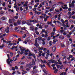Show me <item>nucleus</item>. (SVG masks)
<instances>
[{
  "label": "nucleus",
  "instance_id": "1",
  "mask_svg": "<svg viewBox=\"0 0 75 75\" xmlns=\"http://www.w3.org/2000/svg\"><path fill=\"white\" fill-rule=\"evenodd\" d=\"M33 67V66L32 64H31V63H30V64H26V68H29L30 69Z\"/></svg>",
  "mask_w": 75,
  "mask_h": 75
},
{
  "label": "nucleus",
  "instance_id": "2",
  "mask_svg": "<svg viewBox=\"0 0 75 75\" xmlns=\"http://www.w3.org/2000/svg\"><path fill=\"white\" fill-rule=\"evenodd\" d=\"M19 48H20L21 51H22L23 52H24V51L25 50V49H23V47H21L20 46H19Z\"/></svg>",
  "mask_w": 75,
  "mask_h": 75
},
{
  "label": "nucleus",
  "instance_id": "3",
  "mask_svg": "<svg viewBox=\"0 0 75 75\" xmlns=\"http://www.w3.org/2000/svg\"><path fill=\"white\" fill-rule=\"evenodd\" d=\"M55 50H56V47L55 46L53 47L52 48V51L54 52H55Z\"/></svg>",
  "mask_w": 75,
  "mask_h": 75
},
{
  "label": "nucleus",
  "instance_id": "4",
  "mask_svg": "<svg viewBox=\"0 0 75 75\" xmlns=\"http://www.w3.org/2000/svg\"><path fill=\"white\" fill-rule=\"evenodd\" d=\"M32 65H35V61H34V59H32Z\"/></svg>",
  "mask_w": 75,
  "mask_h": 75
},
{
  "label": "nucleus",
  "instance_id": "5",
  "mask_svg": "<svg viewBox=\"0 0 75 75\" xmlns=\"http://www.w3.org/2000/svg\"><path fill=\"white\" fill-rule=\"evenodd\" d=\"M26 24L27 25H28L29 26H30H30L32 25V24H31V23L30 21L27 22Z\"/></svg>",
  "mask_w": 75,
  "mask_h": 75
},
{
  "label": "nucleus",
  "instance_id": "6",
  "mask_svg": "<svg viewBox=\"0 0 75 75\" xmlns=\"http://www.w3.org/2000/svg\"><path fill=\"white\" fill-rule=\"evenodd\" d=\"M61 7L64 10H65V9H66L67 10V9H68L67 7H65L63 6H61Z\"/></svg>",
  "mask_w": 75,
  "mask_h": 75
},
{
  "label": "nucleus",
  "instance_id": "7",
  "mask_svg": "<svg viewBox=\"0 0 75 75\" xmlns=\"http://www.w3.org/2000/svg\"><path fill=\"white\" fill-rule=\"evenodd\" d=\"M4 73L5 75H8L9 72H8V71H4Z\"/></svg>",
  "mask_w": 75,
  "mask_h": 75
},
{
  "label": "nucleus",
  "instance_id": "8",
  "mask_svg": "<svg viewBox=\"0 0 75 75\" xmlns=\"http://www.w3.org/2000/svg\"><path fill=\"white\" fill-rule=\"evenodd\" d=\"M38 38V41H41L42 39V38L40 36Z\"/></svg>",
  "mask_w": 75,
  "mask_h": 75
},
{
  "label": "nucleus",
  "instance_id": "9",
  "mask_svg": "<svg viewBox=\"0 0 75 75\" xmlns=\"http://www.w3.org/2000/svg\"><path fill=\"white\" fill-rule=\"evenodd\" d=\"M54 34H55V33H54L53 31L52 32L51 37H52L54 35Z\"/></svg>",
  "mask_w": 75,
  "mask_h": 75
},
{
  "label": "nucleus",
  "instance_id": "10",
  "mask_svg": "<svg viewBox=\"0 0 75 75\" xmlns=\"http://www.w3.org/2000/svg\"><path fill=\"white\" fill-rule=\"evenodd\" d=\"M34 52L35 53H37V48L35 47H34Z\"/></svg>",
  "mask_w": 75,
  "mask_h": 75
},
{
  "label": "nucleus",
  "instance_id": "11",
  "mask_svg": "<svg viewBox=\"0 0 75 75\" xmlns=\"http://www.w3.org/2000/svg\"><path fill=\"white\" fill-rule=\"evenodd\" d=\"M6 19V17L4 16H3L2 17L1 20H2V21H4V20H5Z\"/></svg>",
  "mask_w": 75,
  "mask_h": 75
},
{
  "label": "nucleus",
  "instance_id": "12",
  "mask_svg": "<svg viewBox=\"0 0 75 75\" xmlns=\"http://www.w3.org/2000/svg\"><path fill=\"white\" fill-rule=\"evenodd\" d=\"M38 40V38H36V40L35 41V43L36 44H37V43H38V41H37Z\"/></svg>",
  "mask_w": 75,
  "mask_h": 75
},
{
  "label": "nucleus",
  "instance_id": "13",
  "mask_svg": "<svg viewBox=\"0 0 75 75\" xmlns=\"http://www.w3.org/2000/svg\"><path fill=\"white\" fill-rule=\"evenodd\" d=\"M30 29H31V30H34V28L33 27V26H32V25L30 26Z\"/></svg>",
  "mask_w": 75,
  "mask_h": 75
},
{
  "label": "nucleus",
  "instance_id": "14",
  "mask_svg": "<svg viewBox=\"0 0 75 75\" xmlns=\"http://www.w3.org/2000/svg\"><path fill=\"white\" fill-rule=\"evenodd\" d=\"M17 23H18V24H20L21 23V21L20 20H18L17 22Z\"/></svg>",
  "mask_w": 75,
  "mask_h": 75
},
{
  "label": "nucleus",
  "instance_id": "15",
  "mask_svg": "<svg viewBox=\"0 0 75 75\" xmlns=\"http://www.w3.org/2000/svg\"><path fill=\"white\" fill-rule=\"evenodd\" d=\"M26 73H27V71H24L22 73V75H24V74H26Z\"/></svg>",
  "mask_w": 75,
  "mask_h": 75
},
{
  "label": "nucleus",
  "instance_id": "16",
  "mask_svg": "<svg viewBox=\"0 0 75 75\" xmlns=\"http://www.w3.org/2000/svg\"><path fill=\"white\" fill-rule=\"evenodd\" d=\"M61 46L62 47H65V45L64 43H62L61 44Z\"/></svg>",
  "mask_w": 75,
  "mask_h": 75
},
{
  "label": "nucleus",
  "instance_id": "17",
  "mask_svg": "<svg viewBox=\"0 0 75 75\" xmlns=\"http://www.w3.org/2000/svg\"><path fill=\"white\" fill-rule=\"evenodd\" d=\"M43 72H44V73H45V74H47V72H48V71H47V70L44 69L43 70Z\"/></svg>",
  "mask_w": 75,
  "mask_h": 75
},
{
  "label": "nucleus",
  "instance_id": "18",
  "mask_svg": "<svg viewBox=\"0 0 75 75\" xmlns=\"http://www.w3.org/2000/svg\"><path fill=\"white\" fill-rule=\"evenodd\" d=\"M38 49L39 51L40 50H43V47H39L38 48Z\"/></svg>",
  "mask_w": 75,
  "mask_h": 75
},
{
  "label": "nucleus",
  "instance_id": "19",
  "mask_svg": "<svg viewBox=\"0 0 75 75\" xmlns=\"http://www.w3.org/2000/svg\"><path fill=\"white\" fill-rule=\"evenodd\" d=\"M13 1H15V4H14V6H16V4H17V2L16 1V0H12Z\"/></svg>",
  "mask_w": 75,
  "mask_h": 75
},
{
  "label": "nucleus",
  "instance_id": "20",
  "mask_svg": "<svg viewBox=\"0 0 75 75\" xmlns=\"http://www.w3.org/2000/svg\"><path fill=\"white\" fill-rule=\"evenodd\" d=\"M49 44H50V46H51V45H52V42L51 41H50L49 42Z\"/></svg>",
  "mask_w": 75,
  "mask_h": 75
},
{
  "label": "nucleus",
  "instance_id": "21",
  "mask_svg": "<svg viewBox=\"0 0 75 75\" xmlns=\"http://www.w3.org/2000/svg\"><path fill=\"white\" fill-rule=\"evenodd\" d=\"M28 56H32V54H31V52H30V51L29 52Z\"/></svg>",
  "mask_w": 75,
  "mask_h": 75
},
{
  "label": "nucleus",
  "instance_id": "22",
  "mask_svg": "<svg viewBox=\"0 0 75 75\" xmlns=\"http://www.w3.org/2000/svg\"><path fill=\"white\" fill-rule=\"evenodd\" d=\"M58 70L56 69V70H55L54 71V73H55V74H57V72H58Z\"/></svg>",
  "mask_w": 75,
  "mask_h": 75
},
{
  "label": "nucleus",
  "instance_id": "23",
  "mask_svg": "<svg viewBox=\"0 0 75 75\" xmlns=\"http://www.w3.org/2000/svg\"><path fill=\"white\" fill-rule=\"evenodd\" d=\"M5 31L6 33H8L9 32V30H7V29H6L5 30Z\"/></svg>",
  "mask_w": 75,
  "mask_h": 75
},
{
  "label": "nucleus",
  "instance_id": "24",
  "mask_svg": "<svg viewBox=\"0 0 75 75\" xmlns=\"http://www.w3.org/2000/svg\"><path fill=\"white\" fill-rule=\"evenodd\" d=\"M48 63L47 62H46V60H43V64H47Z\"/></svg>",
  "mask_w": 75,
  "mask_h": 75
},
{
  "label": "nucleus",
  "instance_id": "25",
  "mask_svg": "<svg viewBox=\"0 0 75 75\" xmlns=\"http://www.w3.org/2000/svg\"><path fill=\"white\" fill-rule=\"evenodd\" d=\"M35 32L37 35H39V32H38V31H35Z\"/></svg>",
  "mask_w": 75,
  "mask_h": 75
},
{
  "label": "nucleus",
  "instance_id": "26",
  "mask_svg": "<svg viewBox=\"0 0 75 75\" xmlns=\"http://www.w3.org/2000/svg\"><path fill=\"white\" fill-rule=\"evenodd\" d=\"M24 53H25V52H22V51H21V52H20V54H21V55H22V54H24Z\"/></svg>",
  "mask_w": 75,
  "mask_h": 75
},
{
  "label": "nucleus",
  "instance_id": "27",
  "mask_svg": "<svg viewBox=\"0 0 75 75\" xmlns=\"http://www.w3.org/2000/svg\"><path fill=\"white\" fill-rule=\"evenodd\" d=\"M64 67V65H61L60 67V69H62V68Z\"/></svg>",
  "mask_w": 75,
  "mask_h": 75
},
{
  "label": "nucleus",
  "instance_id": "28",
  "mask_svg": "<svg viewBox=\"0 0 75 75\" xmlns=\"http://www.w3.org/2000/svg\"><path fill=\"white\" fill-rule=\"evenodd\" d=\"M50 40H51V38H50V37H48L47 38V41H50Z\"/></svg>",
  "mask_w": 75,
  "mask_h": 75
},
{
  "label": "nucleus",
  "instance_id": "29",
  "mask_svg": "<svg viewBox=\"0 0 75 75\" xmlns=\"http://www.w3.org/2000/svg\"><path fill=\"white\" fill-rule=\"evenodd\" d=\"M15 58H16V57H13V60L14 61H16L17 59V58H16V59H15V60H14V59H15Z\"/></svg>",
  "mask_w": 75,
  "mask_h": 75
},
{
  "label": "nucleus",
  "instance_id": "30",
  "mask_svg": "<svg viewBox=\"0 0 75 75\" xmlns=\"http://www.w3.org/2000/svg\"><path fill=\"white\" fill-rule=\"evenodd\" d=\"M13 45V43H9L8 45Z\"/></svg>",
  "mask_w": 75,
  "mask_h": 75
},
{
  "label": "nucleus",
  "instance_id": "31",
  "mask_svg": "<svg viewBox=\"0 0 75 75\" xmlns=\"http://www.w3.org/2000/svg\"><path fill=\"white\" fill-rule=\"evenodd\" d=\"M26 23V21H23L22 22V24H25Z\"/></svg>",
  "mask_w": 75,
  "mask_h": 75
},
{
  "label": "nucleus",
  "instance_id": "32",
  "mask_svg": "<svg viewBox=\"0 0 75 75\" xmlns=\"http://www.w3.org/2000/svg\"><path fill=\"white\" fill-rule=\"evenodd\" d=\"M37 14H38V15H39V14H41V13L40 11H38V12H37Z\"/></svg>",
  "mask_w": 75,
  "mask_h": 75
},
{
  "label": "nucleus",
  "instance_id": "33",
  "mask_svg": "<svg viewBox=\"0 0 75 75\" xmlns=\"http://www.w3.org/2000/svg\"><path fill=\"white\" fill-rule=\"evenodd\" d=\"M8 21L10 23H12V21L10 19Z\"/></svg>",
  "mask_w": 75,
  "mask_h": 75
},
{
  "label": "nucleus",
  "instance_id": "34",
  "mask_svg": "<svg viewBox=\"0 0 75 75\" xmlns=\"http://www.w3.org/2000/svg\"><path fill=\"white\" fill-rule=\"evenodd\" d=\"M30 20V23H34V20Z\"/></svg>",
  "mask_w": 75,
  "mask_h": 75
},
{
  "label": "nucleus",
  "instance_id": "35",
  "mask_svg": "<svg viewBox=\"0 0 75 75\" xmlns=\"http://www.w3.org/2000/svg\"><path fill=\"white\" fill-rule=\"evenodd\" d=\"M4 13V12L3 11H1L0 12V14H3Z\"/></svg>",
  "mask_w": 75,
  "mask_h": 75
},
{
  "label": "nucleus",
  "instance_id": "36",
  "mask_svg": "<svg viewBox=\"0 0 75 75\" xmlns=\"http://www.w3.org/2000/svg\"><path fill=\"white\" fill-rule=\"evenodd\" d=\"M55 11H56V12H59V10H58V9H57V10L56 9H55Z\"/></svg>",
  "mask_w": 75,
  "mask_h": 75
},
{
  "label": "nucleus",
  "instance_id": "37",
  "mask_svg": "<svg viewBox=\"0 0 75 75\" xmlns=\"http://www.w3.org/2000/svg\"><path fill=\"white\" fill-rule=\"evenodd\" d=\"M45 13H46L47 14V13H48V12H49V11L46 10L45 11Z\"/></svg>",
  "mask_w": 75,
  "mask_h": 75
},
{
  "label": "nucleus",
  "instance_id": "38",
  "mask_svg": "<svg viewBox=\"0 0 75 75\" xmlns=\"http://www.w3.org/2000/svg\"><path fill=\"white\" fill-rule=\"evenodd\" d=\"M68 13L69 14H70V16H71V11H69L68 12Z\"/></svg>",
  "mask_w": 75,
  "mask_h": 75
},
{
  "label": "nucleus",
  "instance_id": "39",
  "mask_svg": "<svg viewBox=\"0 0 75 75\" xmlns=\"http://www.w3.org/2000/svg\"><path fill=\"white\" fill-rule=\"evenodd\" d=\"M12 21H13V23H14V21H15V19L14 18H13L12 19Z\"/></svg>",
  "mask_w": 75,
  "mask_h": 75
},
{
  "label": "nucleus",
  "instance_id": "40",
  "mask_svg": "<svg viewBox=\"0 0 75 75\" xmlns=\"http://www.w3.org/2000/svg\"><path fill=\"white\" fill-rule=\"evenodd\" d=\"M75 60V57H73V58H72V59H71V61H72L74 60Z\"/></svg>",
  "mask_w": 75,
  "mask_h": 75
},
{
  "label": "nucleus",
  "instance_id": "41",
  "mask_svg": "<svg viewBox=\"0 0 75 75\" xmlns=\"http://www.w3.org/2000/svg\"><path fill=\"white\" fill-rule=\"evenodd\" d=\"M18 18V17L17 16H15L14 17V18L15 19H17Z\"/></svg>",
  "mask_w": 75,
  "mask_h": 75
},
{
  "label": "nucleus",
  "instance_id": "42",
  "mask_svg": "<svg viewBox=\"0 0 75 75\" xmlns=\"http://www.w3.org/2000/svg\"><path fill=\"white\" fill-rule=\"evenodd\" d=\"M66 36L68 38H70V35L69 34L67 35Z\"/></svg>",
  "mask_w": 75,
  "mask_h": 75
},
{
  "label": "nucleus",
  "instance_id": "43",
  "mask_svg": "<svg viewBox=\"0 0 75 75\" xmlns=\"http://www.w3.org/2000/svg\"><path fill=\"white\" fill-rule=\"evenodd\" d=\"M24 54H25V55L26 56L28 54V53L26 52H25V53Z\"/></svg>",
  "mask_w": 75,
  "mask_h": 75
},
{
  "label": "nucleus",
  "instance_id": "44",
  "mask_svg": "<svg viewBox=\"0 0 75 75\" xmlns=\"http://www.w3.org/2000/svg\"><path fill=\"white\" fill-rule=\"evenodd\" d=\"M13 25L15 26H17V23H14L13 24Z\"/></svg>",
  "mask_w": 75,
  "mask_h": 75
},
{
  "label": "nucleus",
  "instance_id": "45",
  "mask_svg": "<svg viewBox=\"0 0 75 75\" xmlns=\"http://www.w3.org/2000/svg\"><path fill=\"white\" fill-rule=\"evenodd\" d=\"M52 23L51 22H49V21H48L47 22V23L48 25H50V24H51Z\"/></svg>",
  "mask_w": 75,
  "mask_h": 75
},
{
  "label": "nucleus",
  "instance_id": "46",
  "mask_svg": "<svg viewBox=\"0 0 75 75\" xmlns=\"http://www.w3.org/2000/svg\"><path fill=\"white\" fill-rule=\"evenodd\" d=\"M57 68H60V65H57Z\"/></svg>",
  "mask_w": 75,
  "mask_h": 75
},
{
  "label": "nucleus",
  "instance_id": "47",
  "mask_svg": "<svg viewBox=\"0 0 75 75\" xmlns=\"http://www.w3.org/2000/svg\"><path fill=\"white\" fill-rule=\"evenodd\" d=\"M55 64L56 65H57V64H58V62H57V61H55L54 62Z\"/></svg>",
  "mask_w": 75,
  "mask_h": 75
},
{
  "label": "nucleus",
  "instance_id": "48",
  "mask_svg": "<svg viewBox=\"0 0 75 75\" xmlns=\"http://www.w3.org/2000/svg\"><path fill=\"white\" fill-rule=\"evenodd\" d=\"M72 57H73V56H72V55H70L69 56V57H70V58H71Z\"/></svg>",
  "mask_w": 75,
  "mask_h": 75
},
{
  "label": "nucleus",
  "instance_id": "49",
  "mask_svg": "<svg viewBox=\"0 0 75 75\" xmlns=\"http://www.w3.org/2000/svg\"><path fill=\"white\" fill-rule=\"evenodd\" d=\"M49 64H51V63H52V60L51 59L50 60H49Z\"/></svg>",
  "mask_w": 75,
  "mask_h": 75
},
{
  "label": "nucleus",
  "instance_id": "50",
  "mask_svg": "<svg viewBox=\"0 0 75 75\" xmlns=\"http://www.w3.org/2000/svg\"><path fill=\"white\" fill-rule=\"evenodd\" d=\"M21 30H25V28H21Z\"/></svg>",
  "mask_w": 75,
  "mask_h": 75
},
{
  "label": "nucleus",
  "instance_id": "51",
  "mask_svg": "<svg viewBox=\"0 0 75 75\" xmlns=\"http://www.w3.org/2000/svg\"><path fill=\"white\" fill-rule=\"evenodd\" d=\"M50 7H46V10H49V9H50Z\"/></svg>",
  "mask_w": 75,
  "mask_h": 75
},
{
  "label": "nucleus",
  "instance_id": "52",
  "mask_svg": "<svg viewBox=\"0 0 75 75\" xmlns=\"http://www.w3.org/2000/svg\"><path fill=\"white\" fill-rule=\"evenodd\" d=\"M15 68L16 69H18V67H17V66H16L15 67Z\"/></svg>",
  "mask_w": 75,
  "mask_h": 75
},
{
  "label": "nucleus",
  "instance_id": "53",
  "mask_svg": "<svg viewBox=\"0 0 75 75\" xmlns=\"http://www.w3.org/2000/svg\"><path fill=\"white\" fill-rule=\"evenodd\" d=\"M40 18H44V16H40Z\"/></svg>",
  "mask_w": 75,
  "mask_h": 75
},
{
  "label": "nucleus",
  "instance_id": "54",
  "mask_svg": "<svg viewBox=\"0 0 75 75\" xmlns=\"http://www.w3.org/2000/svg\"><path fill=\"white\" fill-rule=\"evenodd\" d=\"M37 68V67L36 66H35L33 67V70H34V69H36Z\"/></svg>",
  "mask_w": 75,
  "mask_h": 75
},
{
  "label": "nucleus",
  "instance_id": "55",
  "mask_svg": "<svg viewBox=\"0 0 75 75\" xmlns=\"http://www.w3.org/2000/svg\"><path fill=\"white\" fill-rule=\"evenodd\" d=\"M45 29H42V31L44 33V32H45Z\"/></svg>",
  "mask_w": 75,
  "mask_h": 75
},
{
  "label": "nucleus",
  "instance_id": "56",
  "mask_svg": "<svg viewBox=\"0 0 75 75\" xmlns=\"http://www.w3.org/2000/svg\"><path fill=\"white\" fill-rule=\"evenodd\" d=\"M26 71H30V69H29L28 68H26Z\"/></svg>",
  "mask_w": 75,
  "mask_h": 75
},
{
  "label": "nucleus",
  "instance_id": "57",
  "mask_svg": "<svg viewBox=\"0 0 75 75\" xmlns=\"http://www.w3.org/2000/svg\"><path fill=\"white\" fill-rule=\"evenodd\" d=\"M13 35L14 37H17V35Z\"/></svg>",
  "mask_w": 75,
  "mask_h": 75
},
{
  "label": "nucleus",
  "instance_id": "58",
  "mask_svg": "<svg viewBox=\"0 0 75 75\" xmlns=\"http://www.w3.org/2000/svg\"><path fill=\"white\" fill-rule=\"evenodd\" d=\"M44 27L45 28H48V25H45L44 26Z\"/></svg>",
  "mask_w": 75,
  "mask_h": 75
},
{
  "label": "nucleus",
  "instance_id": "59",
  "mask_svg": "<svg viewBox=\"0 0 75 75\" xmlns=\"http://www.w3.org/2000/svg\"><path fill=\"white\" fill-rule=\"evenodd\" d=\"M11 41H9L6 42V44H10V43H11Z\"/></svg>",
  "mask_w": 75,
  "mask_h": 75
},
{
  "label": "nucleus",
  "instance_id": "60",
  "mask_svg": "<svg viewBox=\"0 0 75 75\" xmlns=\"http://www.w3.org/2000/svg\"><path fill=\"white\" fill-rule=\"evenodd\" d=\"M57 17H58V15H56L55 16L54 18L55 19H56V18H57Z\"/></svg>",
  "mask_w": 75,
  "mask_h": 75
},
{
  "label": "nucleus",
  "instance_id": "61",
  "mask_svg": "<svg viewBox=\"0 0 75 75\" xmlns=\"http://www.w3.org/2000/svg\"><path fill=\"white\" fill-rule=\"evenodd\" d=\"M19 8L16 7V11H18L19 10Z\"/></svg>",
  "mask_w": 75,
  "mask_h": 75
},
{
  "label": "nucleus",
  "instance_id": "62",
  "mask_svg": "<svg viewBox=\"0 0 75 75\" xmlns=\"http://www.w3.org/2000/svg\"><path fill=\"white\" fill-rule=\"evenodd\" d=\"M59 3H60V4H64V3L62 1L59 2Z\"/></svg>",
  "mask_w": 75,
  "mask_h": 75
},
{
  "label": "nucleus",
  "instance_id": "63",
  "mask_svg": "<svg viewBox=\"0 0 75 75\" xmlns=\"http://www.w3.org/2000/svg\"><path fill=\"white\" fill-rule=\"evenodd\" d=\"M28 50L27 49V50H25V52H28Z\"/></svg>",
  "mask_w": 75,
  "mask_h": 75
},
{
  "label": "nucleus",
  "instance_id": "64",
  "mask_svg": "<svg viewBox=\"0 0 75 75\" xmlns=\"http://www.w3.org/2000/svg\"><path fill=\"white\" fill-rule=\"evenodd\" d=\"M72 17L73 18V19H75V16H72Z\"/></svg>",
  "mask_w": 75,
  "mask_h": 75
}]
</instances>
